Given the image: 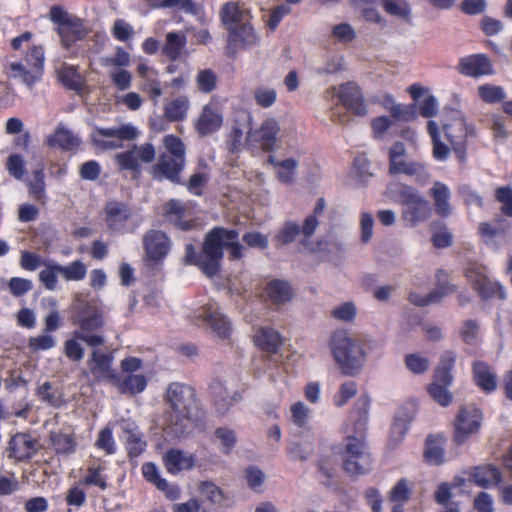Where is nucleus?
Wrapping results in <instances>:
<instances>
[{"label": "nucleus", "mask_w": 512, "mask_h": 512, "mask_svg": "<svg viewBox=\"0 0 512 512\" xmlns=\"http://www.w3.org/2000/svg\"><path fill=\"white\" fill-rule=\"evenodd\" d=\"M333 359L345 375H356L364 365L366 351L364 344L349 336L346 330L335 331L329 340Z\"/></svg>", "instance_id": "obj_3"}, {"label": "nucleus", "mask_w": 512, "mask_h": 512, "mask_svg": "<svg viewBox=\"0 0 512 512\" xmlns=\"http://www.w3.org/2000/svg\"><path fill=\"white\" fill-rule=\"evenodd\" d=\"M451 385L430 383L427 392L430 397L440 406L447 407L453 401V394L448 390Z\"/></svg>", "instance_id": "obj_56"}, {"label": "nucleus", "mask_w": 512, "mask_h": 512, "mask_svg": "<svg viewBox=\"0 0 512 512\" xmlns=\"http://www.w3.org/2000/svg\"><path fill=\"white\" fill-rule=\"evenodd\" d=\"M219 228H213L205 237L202 253H197L192 244L185 247L184 262L197 266L206 276L213 277L220 269Z\"/></svg>", "instance_id": "obj_4"}, {"label": "nucleus", "mask_w": 512, "mask_h": 512, "mask_svg": "<svg viewBox=\"0 0 512 512\" xmlns=\"http://www.w3.org/2000/svg\"><path fill=\"white\" fill-rule=\"evenodd\" d=\"M372 463L370 453H359L346 459L343 462V468L351 476H359L370 472Z\"/></svg>", "instance_id": "obj_44"}, {"label": "nucleus", "mask_w": 512, "mask_h": 512, "mask_svg": "<svg viewBox=\"0 0 512 512\" xmlns=\"http://www.w3.org/2000/svg\"><path fill=\"white\" fill-rule=\"evenodd\" d=\"M389 171L393 175L413 176L416 173V164L406 153L402 143H395L389 153Z\"/></svg>", "instance_id": "obj_23"}, {"label": "nucleus", "mask_w": 512, "mask_h": 512, "mask_svg": "<svg viewBox=\"0 0 512 512\" xmlns=\"http://www.w3.org/2000/svg\"><path fill=\"white\" fill-rule=\"evenodd\" d=\"M186 45V36L179 32H169L162 48V53L172 61L177 60Z\"/></svg>", "instance_id": "obj_45"}, {"label": "nucleus", "mask_w": 512, "mask_h": 512, "mask_svg": "<svg viewBox=\"0 0 512 512\" xmlns=\"http://www.w3.org/2000/svg\"><path fill=\"white\" fill-rule=\"evenodd\" d=\"M281 131L279 122L275 118H266L259 128H250L246 144L248 146H257L265 152H271L275 149L278 135Z\"/></svg>", "instance_id": "obj_10"}, {"label": "nucleus", "mask_w": 512, "mask_h": 512, "mask_svg": "<svg viewBox=\"0 0 512 512\" xmlns=\"http://www.w3.org/2000/svg\"><path fill=\"white\" fill-rule=\"evenodd\" d=\"M358 308L353 301H346L335 305L331 310V316L340 322L352 323L355 321Z\"/></svg>", "instance_id": "obj_53"}, {"label": "nucleus", "mask_w": 512, "mask_h": 512, "mask_svg": "<svg viewBox=\"0 0 512 512\" xmlns=\"http://www.w3.org/2000/svg\"><path fill=\"white\" fill-rule=\"evenodd\" d=\"M80 484L95 486L100 490H105L108 487L107 477L104 474V468L102 466H90L87 469V473L80 481Z\"/></svg>", "instance_id": "obj_55"}, {"label": "nucleus", "mask_w": 512, "mask_h": 512, "mask_svg": "<svg viewBox=\"0 0 512 512\" xmlns=\"http://www.w3.org/2000/svg\"><path fill=\"white\" fill-rule=\"evenodd\" d=\"M163 214L166 219L177 228L186 231L192 226L188 218V209L184 203L179 200L171 199L163 206Z\"/></svg>", "instance_id": "obj_30"}, {"label": "nucleus", "mask_w": 512, "mask_h": 512, "mask_svg": "<svg viewBox=\"0 0 512 512\" xmlns=\"http://www.w3.org/2000/svg\"><path fill=\"white\" fill-rule=\"evenodd\" d=\"M509 228L510 224L498 217L492 222H481L478 226V234L487 246L497 250L501 246L499 239L505 237Z\"/></svg>", "instance_id": "obj_20"}, {"label": "nucleus", "mask_w": 512, "mask_h": 512, "mask_svg": "<svg viewBox=\"0 0 512 512\" xmlns=\"http://www.w3.org/2000/svg\"><path fill=\"white\" fill-rule=\"evenodd\" d=\"M113 356L101 349H93L87 361L90 374L100 381L113 382L117 373L112 369Z\"/></svg>", "instance_id": "obj_16"}, {"label": "nucleus", "mask_w": 512, "mask_h": 512, "mask_svg": "<svg viewBox=\"0 0 512 512\" xmlns=\"http://www.w3.org/2000/svg\"><path fill=\"white\" fill-rule=\"evenodd\" d=\"M155 155L154 146L151 143H145L140 146L134 145L128 151L116 154L115 160L122 169L136 171L141 163H151Z\"/></svg>", "instance_id": "obj_14"}, {"label": "nucleus", "mask_w": 512, "mask_h": 512, "mask_svg": "<svg viewBox=\"0 0 512 512\" xmlns=\"http://www.w3.org/2000/svg\"><path fill=\"white\" fill-rule=\"evenodd\" d=\"M446 437L443 434H430L425 440L423 459L431 466H440L445 462Z\"/></svg>", "instance_id": "obj_29"}, {"label": "nucleus", "mask_w": 512, "mask_h": 512, "mask_svg": "<svg viewBox=\"0 0 512 512\" xmlns=\"http://www.w3.org/2000/svg\"><path fill=\"white\" fill-rule=\"evenodd\" d=\"M254 342L261 350L275 353L282 344L279 332L270 327L259 328L254 335Z\"/></svg>", "instance_id": "obj_39"}, {"label": "nucleus", "mask_w": 512, "mask_h": 512, "mask_svg": "<svg viewBox=\"0 0 512 512\" xmlns=\"http://www.w3.org/2000/svg\"><path fill=\"white\" fill-rule=\"evenodd\" d=\"M359 453H369L364 440L361 437L348 436L345 440V446L341 453L342 461L350 458V456Z\"/></svg>", "instance_id": "obj_61"}, {"label": "nucleus", "mask_w": 512, "mask_h": 512, "mask_svg": "<svg viewBox=\"0 0 512 512\" xmlns=\"http://www.w3.org/2000/svg\"><path fill=\"white\" fill-rule=\"evenodd\" d=\"M47 143L51 147L61 148L66 151H73L78 149L81 144V140L73 134L72 131L63 125H59L55 132L48 137Z\"/></svg>", "instance_id": "obj_36"}, {"label": "nucleus", "mask_w": 512, "mask_h": 512, "mask_svg": "<svg viewBox=\"0 0 512 512\" xmlns=\"http://www.w3.org/2000/svg\"><path fill=\"white\" fill-rule=\"evenodd\" d=\"M394 199L402 205V219L406 225H416V194L412 187L406 185H395L392 189Z\"/></svg>", "instance_id": "obj_19"}, {"label": "nucleus", "mask_w": 512, "mask_h": 512, "mask_svg": "<svg viewBox=\"0 0 512 512\" xmlns=\"http://www.w3.org/2000/svg\"><path fill=\"white\" fill-rule=\"evenodd\" d=\"M72 321L81 327V332H90L103 325V318L90 303L76 298L72 306Z\"/></svg>", "instance_id": "obj_12"}, {"label": "nucleus", "mask_w": 512, "mask_h": 512, "mask_svg": "<svg viewBox=\"0 0 512 512\" xmlns=\"http://www.w3.org/2000/svg\"><path fill=\"white\" fill-rule=\"evenodd\" d=\"M333 90L342 105L352 114L359 117H363L368 114V109L361 89L357 84L347 82L340 85L338 88H333Z\"/></svg>", "instance_id": "obj_13"}, {"label": "nucleus", "mask_w": 512, "mask_h": 512, "mask_svg": "<svg viewBox=\"0 0 512 512\" xmlns=\"http://www.w3.org/2000/svg\"><path fill=\"white\" fill-rule=\"evenodd\" d=\"M112 384L122 393L135 395L142 393L147 387V379L143 374L116 375Z\"/></svg>", "instance_id": "obj_35"}, {"label": "nucleus", "mask_w": 512, "mask_h": 512, "mask_svg": "<svg viewBox=\"0 0 512 512\" xmlns=\"http://www.w3.org/2000/svg\"><path fill=\"white\" fill-rule=\"evenodd\" d=\"M412 490L406 479L399 480L389 492L392 512H404L403 506L409 501Z\"/></svg>", "instance_id": "obj_42"}, {"label": "nucleus", "mask_w": 512, "mask_h": 512, "mask_svg": "<svg viewBox=\"0 0 512 512\" xmlns=\"http://www.w3.org/2000/svg\"><path fill=\"white\" fill-rule=\"evenodd\" d=\"M163 144L165 152L160 155L153 167V176L179 182V174L185 165V146L181 139L174 135H166Z\"/></svg>", "instance_id": "obj_5"}, {"label": "nucleus", "mask_w": 512, "mask_h": 512, "mask_svg": "<svg viewBox=\"0 0 512 512\" xmlns=\"http://www.w3.org/2000/svg\"><path fill=\"white\" fill-rule=\"evenodd\" d=\"M268 163L273 167L277 180L283 184H293L296 181L298 161L294 158L277 159L274 155L268 157Z\"/></svg>", "instance_id": "obj_33"}, {"label": "nucleus", "mask_w": 512, "mask_h": 512, "mask_svg": "<svg viewBox=\"0 0 512 512\" xmlns=\"http://www.w3.org/2000/svg\"><path fill=\"white\" fill-rule=\"evenodd\" d=\"M268 300L275 305L289 302L293 297V290L289 282L279 279L271 280L265 288Z\"/></svg>", "instance_id": "obj_37"}, {"label": "nucleus", "mask_w": 512, "mask_h": 512, "mask_svg": "<svg viewBox=\"0 0 512 512\" xmlns=\"http://www.w3.org/2000/svg\"><path fill=\"white\" fill-rule=\"evenodd\" d=\"M291 422L298 428H305L311 418L310 408L302 401L293 403L290 407Z\"/></svg>", "instance_id": "obj_57"}, {"label": "nucleus", "mask_w": 512, "mask_h": 512, "mask_svg": "<svg viewBox=\"0 0 512 512\" xmlns=\"http://www.w3.org/2000/svg\"><path fill=\"white\" fill-rule=\"evenodd\" d=\"M218 228L222 231L219 233L218 239L221 258L223 257V248L227 247L232 259H240L243 256V246L237 241L239 233L234 229Z\"/></svg>", "instance_id": "obj_43"}, {"label": "nucleus", "mask_w": 512, "mask_h": 512, "mask_svg": "<svg viewBox=\"0 0 512 512\" xmlns=\"http://www.w3.org/2000/svg\"><path fill=\"white\" fill-rule=\"evenodd\" d=\"M51 445L57 454L67 455L75 450V440L71 435L54 433L51 435Z\"/></svg>", "instance_id": "obj_58"}, {"label": "nucleus", "mask_w": 512, "mask_h": 512, "mask_svg": "<svg viewBox=\"0 0 512 512\" xmlns=\"http://www.w3.org/2000/svg\"><path fill=\"white\" fill-rule=\"evenodd\" d=\"M57 269L66 281H81L87 273V266L81 260H75L65 266L59 264Z\"/></svg>", "instance_id": "obj_54"}, {"label": "nucleus", "mask_w": 512, "mask_h": 512, "mask_svg": "<svg viewBox=\"0 0 512 512\" xmlns=\"http://www.w3.org/2000/svg\"><path fill=\"white\" fill-rule=\"evenodd\" d=\"M221 19L229 32H231L233 28L250 20V14L236 3L229 2L226 3L221 10Z\"/></svg>", "instance_id": "obj_38"}, {"label": "nucleus", "mask_w": 512, "mask_h": 512, "mask_svg": "<svg viewBox=\"0 0 512 512\" xmlns=\"http://www.w3.org/2000/svg\"><path fill=\"white\" fill-rule=\"evenodd\" d=\"M123 438L130 457H138L146 449V441L138 427L133 423L123 425Z\"/></svg>", "instance_id": "obj_34"}, {"label": "nucleus", "mask_w": 512, "mask_h": 512, "mask_svg": "<svg viewBox=\"0 0 512 512\" xmlns=\"http://www.w3.org/2000/svg\"><path fill=\"white\" fill-rule=\"evenodd\" d=\"M494 196L496 201L502 204V214L512 217V188L510 186L498 187Z\"/></svg>", "instance_id": "obj_64"}, {"label": "nucleus", "mask_w": 512, "mask_h": 512, "mask_svg": "<svg viewBox=\"0 0 512 512\" xmlns=\"http://www.w3.org/2000/svg\"><path fill=\"white\" fill-rule=\"evenodd\" d=\"M465 276L481 299H506V291L504 287L498 282L491 281L482 266H479L476 263H470L465 269Z\"/></svg>", "instance_id": "obj_8"}, {"label": "nucleus", "mask_w": 512, "mask_h": 512, "mask_svg": "<svg viewBox=\"0 0 512 512\" xmlns=\"http://www.w3.org/2000/svg\"><path fill=\"white\" fill-rule=\"evenodd\" d=\"M209 391L213 397L215 409L217 413L221 415L225 414L229 410L230 406L241 398V395L238 392L230 394L223 382L219 380L211 383Z\"/></svg>", "instance_id": "obj_31"}, {"label": "nucleus", "mask_w": 512, "mask_h": 512, "mask_svg": "<svg viewBox=\"0 0 512 512\" xmlns=\"http://www.w3.org/2000/svg\"><path fill=\"white\" fill-rule=\"evenodd\" d=\"M86 34L83 23L75 18L68 25L59 27V35L65 47H70L75 41L82 39Z\"/></svg>", "instance_id": "obj_49"}, {"label": "nucleus", "mask_w": 512, "mask_h": 512, "mask_svg": "<svg viewBox=\"0 0 512 512\" xmlns=\"http://www.w3.org/2000/svg\"><path fill=\"white\" fill-rule=\"evenodd\" d=\"M370 408V399L367 396H361L357 399L353 410L350 414V420L354 421V430L361 434L366 427L368 421V413Z\"/></svg>", "instance_id": "obj_46"}, {"label": "nucleus", "mask_w": 512, "mask_h": 512, "mask_svg": "<svg viewBox=\"0 0 512 512\" xmlns=\"http://www.w3.org/2000/svg\"><path fill=\"white\" fill-rule=\"evenodd\" d=\"M428 195L433 201V209L437 216L445 219L452 215L451 192L445 183L435 181L429 189Z\"/></svg>", "instance_id": "obj_24"}, {"label": "nucleus", "mask_w": 512, "mask_h": 512, "mask_svg": "<svg viewBox=\"0 0 512 512\" xmlns=\"http://www.w3.org/2000/svg\"><path fill=\"white\" fill-rule=\"evenodd\" d=\"M38 443L29 434L18 433L9 442L8 456L17 461L30 459L37 451Z\"/></svg>", "instance_id": "obj_26"}, {"label": "nucleus", "mask_w": 512, "mask_h": 512, "mask_svg": "<svg viewBox=\"0 0 512 512\" xmlns=\"http://www.w3.org/2000/svg\"><path fill=\"white\" fill-rule=\"evenodd\" d=\"M195 318L203 319L212 333L220 340H228L233 332L230 319L224 315L215 302L202 306L195 314Z\"/></svg>", "instance_id": "obj_9"}, {"label": "nucleus", "mask_w": 512, "mask_h": 512, "mask_svg": "<svg viewBox=\"0 0 512 512\" xmlns=\"http://www.w3.org/2000/svg\"><path fill=\"white\" fill-rule=\"evenodd\" d=\"M482 418V411L477 406H461L454 422L453 441L459 446L463 445L471 435L479 431Z\"/></svg>", "instance_id": "obj_7"}, {"label": "nucleus", "mask_w": 512, "mask_h": 512, "mask_svg": "<svg viewBox=\"0 0 512 512\" xmlns=\"http://www.w3.org/2000/svg\"><path fill=\"white\" fill-rule=\"evenodd\" d=\"M143 247L146 261L152 264H161L171 249V241L160 230H149L143 236Z\"/></svg>", "instance_id": "obj_11"}, {"label": "nucleus", "mask_w": 512, "mask_h": 512, "mask_svg": "<svg viewBox=\"0 0 512 512\" xmlns=\"http://www.w3.org/2000/svg\"><path fill=\"white\" fill-rule=\"evenodd\" d=\"M456 363V353L451 350L444 351L439 359L438 365L434 369L432 382L437 384L452 385L453 369Z\"/></svg>", "instance_id": "obj_32"}, {"label": "nucleus", "mask_w": 512, "mask_h": 512, "mask_svg": "<svg viewBox=\"0 0 512 512\" xmlns=\"http://www.w3.org/2000/svg\"><path fill=\"white\" fill-rule=\"evenodd\" d=\"M442 128L450 146L441 140L438 124L433 120H429L427 123V132L432 142L433 157L437 161H446L452 150L457 160L460 163H464L467 157L468 138L476 136L475 125L467 122L461 110L445 107L442 116Z\"/></svg>", "instance_id": "obj_1"}, {"label": "nucleus", "mask_w": 512, "mask_h": 512, "mask_svg": "<svg viewBox=\"0 0 512 512\" xmlns=\"http://www.w3.org/2000/svg\"><path fill=\"white\" fill-rule=\"evenodd\" d=\"M258 41V36L256 35L249 20L247 22H243L240 26L233 28V30L229 32L228 42L230 46L240 44L243 47H252L257 45Z\"/></svg>", "instance_id": "obj_41"}, {"label": "nucleus", "mask_w": 512, "mask_h": 512, "mask_svg": "<svg viewBox=\"0 0 512 512\" xmlns=\"http://www.w3.org/2000/svg\"><path fill=\"white\" fill-rule=\"evenodd\" d=\"M162 461L168 473L177 475L182 471L193 469L196 457L193 453L171 448L163 455Z\"/></svg>", "instance_id": "obj_21"}, {"label": "nucleus", "mask_w": 512, "mask_h": 512, "mask_svg": "<svg viewBox=\"0 0 512 512\" xmlns=\"http://www.w3.org/2000/svg\"><path fill=\"white\" fill-rule=\"evenodd\" d=\"M188 109V98L180 96L166 104L164 114L169 121H180L186 118Z\"/></svg>", "instance_id": "obj_52"}, {"label": "nucleus", "mask_w": 512, "mask_h": 512, "mask_svg": "<svg viewBox=\"0 0 512 512\" xmlns=\"http://www.w3.org/2000/svg\"><path fill=\"white\" fill-rule=\"evenodd\" d=\"M106 222L111 230L129 232L128 221L132 217V210L125 204L111 201L106 205Z\"/></svg>", "instance_id": "obj_22"}, {"label": "nucleus", "mask_w": 512, "mask_h": 512, "mask_svg": "<svg viewBox=\"0 0 512 512\" xmlns=\"http://www.w3.org/2000/svg\"><path fill=\"white\" fill-rule=\"evenodd\" d=\"M479 97L486 103L494 104L502 102L506 96L501 86L483 84L478 87Z\"/></svg>", "instance_id": "obj_59"}, {"label": "nucleus", "mask_w": 512, "mask_h": 512, "mask_svg": "<svg viewBox=\"0 0 512 512\" xmlns=\"http://www.w3.org/2000/svg\"><path fill=\"white\" fill-rule=\"evenodd\" d=\"M255 103L262 108H270L277 100V91L267 86H259L254 91Z\"/></svg>", "instance_id": "obj_62"}, {"label": "nucleus", "mask_w": 512, "mask_h": 512, "mask_svg": "<svg viewBox=\"0 0 512 512\" xmlns=\"http://www.w3.org/2000/svg\"><path fill=\"white\" fill-rule=\"evenodd\" d=\"M29 193L38 201L45 197L44 166L40 165L33 171V179L28 183Z\"/></svg>", "instance_id": "obj_60"}, {"label": "nucleus", "mask_w": 512, "mask_h": 512, "mask_svg": "<svg viewBox=\"0 0 512 512\" xmlns=\"http://www.w3.org/2000/svg\"><path fill=\"white\" fill-rule=\"evenodd\" d=\"M223 124V113L217 102L206 104L198 119L195 121L196 131L202 135H209L218 131Z\"/></svg>", "instance_id": "obj_17"}, {"label": "nucleus", "mask_w": 512, "mask_h": 512, "mask_svg": "<svg viewBox=\"0 0 512 512\" xmlns=\"http://www.w3.org/2000/svg\"><path fill=\"white\" fill-rule=\"evenodd\" d=\"M457 71L464 76L479 78L494 73L490 58L483 53L471 54L459 59Z\"/></svg>", "instance_id": "obj_15"}, {"label": "nucleus", "mask_w": 512, "mask_h": 512, "mask_svg": "<svg viewBox=\"0 0 512 512\" xmlns=\"http://www.w3.org/2000/svg\"><path fill=\"white\" fill-rule=\"evenodd\" d=\"M288 452L293 460H306L314 452V441L308 438L295 437L289 443Z\"/></svg>", "instance_id": "obj_48"}, {"label": "nucleus", "mask_w": 512, "mask_h": 512, "mask_svg": "<svg viewBox=\"0 0 512 512\" xmlns=\"http://www.w3.org/2000/svg\"><path fill=\"white\" fill-rule=\"evenodd\" d=\"M448 273L444 269H438L435 273L436 287L426 296H418V307H425L431 304H438L442 299L453 293L456 289L454 285L449 284Z\"/></svg>", "instance_id": "obj_25"}, {"label": "nucleus", "mask_w": 512, "mask_h": 512, "mask_svg": "<svg viewBox=\"0 0 512 512\" xmlns=\"http://www.w3.org/2000/svg\"><path fill=\"white\" fill-rule=\"evenodd\" d=\"M138 136V129L131 123L113 127L95 126L90 133L91 142L101 150L122 148L123 141H133Z\"/></svg>", "instance_id": "obj_6"}, {"label": "nucleus", "mask_w": 512, "mask_h": 512, "mask_svg": "<svg viewBox=\"0 0 512 512\" xmlns=\"http://www.w3.org/2000/svg\"><path fill=\"white\" fill-rule=\"evenodd\" d=\"M214 439L219 442L224 453L228 454L236 444L235 432L227 427H219L214 432Z\"/></svg>", "instance_id": "obj_63"}, {"label": "nucleus", "mask_w": 512, "mask_h": 512, "mask_svg": "<svg viewBox=\"0 0 512 512\" xmlns=\"http://www.w3.org/2000/svg\"><path fill=\"white\" fill-rule=\"evenodd\" d=\"M467 475L469 481L482 488L498 486L503 480L500 468L491 463L471 467Z\"/></svg>", "instance_id": "obj_18"}, {"label": "nucleus", "mask_w": 512, "mask_h": 512, "mask_svg": "<svg viewBox=\"0 0 512 512\" xmlns=\"http://www.w3.org/2000/svg\"><path fill=\"white\" fill-rule=\"evenodd\" d=\"M10 76L14 79H19L23 84L28 87H32L37 81L40 80L41 76L37 70L23 65L19 62H13L9 64Z\"/></svg>", "instance_id": "obj_50"}, {"label": "nucleus", "mask_w": 512, "mask_h": 512, "mask_svg": "<svg viewBox=\"0 0 512 512\" xmlns=\"http://www.w3.org/2000/svg\"><path fill=\"white\" fill-rule=\"evenodd\" d=\"M60 81L67 88L80 92L83 88V79L81 74L74 66L63 64L58 71Z\"/></svg>", "instance_id": "obj_51"}, {"label": "nucleus", "mask_w": 512, "mask_h": 512, "mask_svg": "<svg viewBox=\"0 0 512 512\" xmlns=\"http://www.w3.org/2000/svg\"><path fill=\"white\" fill-rule=\"evenodd\" d=\"M169 411L165 429L176 437L189 435L202 422L203 412L198 408L191 386L171 383L166 390Z\"/></svg>", "instance_id": "obj_2"}, {"label": "nucleus", "mask_w": 512, "mask_h": 512, "mask_svg": "<svg viewBox=\"0 0 512 512\" xmlns=\"http://www.w3.org/2000/svg\"><path fill=\"white\" fill-rule=\"evenodd\" d=\"M430 241L436 249H445L453 245V235L443 220H434L429 224Z\"/></svg>", "instance_id": "obj_40"}, {"label": "nucleus", "mask_w": 512, "mask_h": 512, "mask_svg": "<svg viewBox=\"0 0 512 512\" xmlns=\"http://www.w3.org/2000/svg\"><path fill=\"white\" fill-rule=\"evenodd\" d=\"M437 99L429 94V90L418 85V114L425 118H432L438 113Z\"/></svg>", "instance_id": "obj_47"}, {"label": "nucleus", "mask_w": 512, "mask_h": 512, "mask_svg": "<svg viewBox=\"0 0 512 512\" xmlns=\"http://www.w3.org/2000/svg\"><path fill=\"white\" fill-rule=\"evenodd\" d=\"M416 412V403L408 401L397 410L390 432V438L394 442H399L405 436L408 426L413 420Z\"/></svg>", "instance_id": "obj_27"}, {"label": "nucleus", "mask_w": 512, "mask_h": 512, "mask_svg": "<svg viewBox=\"0 0 512 512\" xmlns=\"http://www.w3.org/2000/svg\"><path fill=\"white\" fill-rule=\"evenodd\" d=\"M472 378L475 385L484 393L490 394L497 388V376L485 361L476 360L472 364Z\"/></svg>", "instance_id": "obj_28"}]
</instances>
